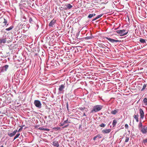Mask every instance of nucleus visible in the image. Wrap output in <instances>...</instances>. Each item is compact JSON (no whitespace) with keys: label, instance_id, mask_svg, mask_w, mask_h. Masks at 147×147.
Masks as SVG:
<instances>
[{"label":"nucleus","instance_id":"obj_12","mask_svg":"<svg viewBox=\"0 0 147 147\" xmlns=\"http://www.w3.org/2000/svg\"><path fill=\"white\" fill-rule=\"evenodd\" d=\"M101 136L100 134H98L94 137L93 139L94 140H95L96 139H99L101 138Z\"/></svg>","mask_w":147,"mask_h":147},{"label":"nucleus","instance_id":"obj_42","mask_svg":"<svg viewBox=\"0 0 147 147\" xmlns=\"http://www.w3.org/2000/svg\"><path fill=\"white\" fill-rule=\"evenodd\" d=\"M53 129H59V128H58L54 127Z\"/></svg>","mask_w":147,"mask_h":147},{"label":"nucleus","instance_id":"obj_10","mask_svg":"<svg viewBox=\"0 0 147 147\" xmlns=\"http://www.w3.org/2000/svg\"><path fill=\"white\" fill-rule=\"evenodd\" d=\"M53 143V145L55 146L58 147L59 146L58 142L55 140V139L54 140Z\"/></svg>","mask_w":147,"mask_h":147},{"label":"nucleus","instance_id":"obj_37","mask_svg":"<svg viewBox=\"0 0 147 147\" xmlns=\"http://www.w3.org/2000/svg\"><path fill=\"white\" fill-rule=\"evenodd\" d=\"M64 123H68V118L66 120H65L64 121Z\"/></svg>","mask_w":147,"mask_h":147},{"label":"nucleus","instance_id":"obj_24","mask_svg":"<svg viewBox=\"0 0 147 147\" xmlns=\"http://www.w3.org/2000/svg\"><path fill=\"white\" fill-rule=\"evenodd\" d=\"M117 121L116 120H114L113 121L112 125L113 126V127L114 126L116 125L117 123Z\"/></svg>","mask_w":147,"mask_h":147},{"label":"nucleus","instance_id":"obj_16","mask_svg":"<svg viewBox=\"0 0 147 147\" xmlns=\"http://www.w3.org/2000/svg\"><path fill=\"white\" fill-rule=\"evenodd\" d=\"M79 109L80 110L83 111H84V110H85L86 112L87 111V109H86V108L85 107H79Z\"/></svg>","mask_w":147,"mask_h":147},{"label":"nucleus","instance_id":"obj_22","mask_svg":"<svg viewBox=\"0 0 147 147\" xmlns=\"http://www.w3.org/2000/svg\"><path fill=\"white\" fill-rule=\"evenodd\" d=\"M13 28V26H11L10 27L6 28L5 30L7 31H9L12 29Z\"/></svg>","mask_w":147,"mask_h":147},{"label":"nucleus","instance_id":"obj_38","mask_svg":"<svg viewBox=\"0 0 147 147\" xmlns=\"http://www.w3.org/2000/svg\"><path fill=\"white\" fill-rule=\"evenodd\" d=\"M97 18H96H96H94L92 20V21H95V20H97Z\"/></svg>","mask_w":147,"mask_h":147},{"label":"nucleus","instance_id":"obj_15","mask_svg":"<svg viewBox=\"0 0 147 147\" xmlns=\"http://www.w3.org/2000/svg\"><path fill=\"white\" fill-rule=\"evenodd\" d=\"M118 109H115L113 111H112L111 113L112 114L115 115L118 113Z\"/></svg>","mask_w":147,"mask_h":147},{"label":"nucleus","instance_id":"obj_3","mask_svg":"<svg viewBox=\"0 0 147 147\" xmlns=\"http://www.w3.org/2000/svg\"><path fill=\"white\" fill-rule=\"evenodd\" d=\"M22 129H19L18 131L17 129H16L13 131L12 133H8V135L10 137H12L15 135L16 133L18 132H19L22 131Z\"/></svg>","mask_w":147,"mask_h":147},{"label":"nucleus","instance_id":"obj_8","mask_svg":"<svg viewBox=\"0 0 147 147\" xmlns=\"http://www.w3.org/2000/svg\"><path fill=\"white\" fill-rule=\"evenodd\" d=\"M56 23V20L54 19L52 20L49 24V26H50L53 27V26Z\"/></svg>","mask_w":147,"mask_h":147},{"label":"nucleus","instance_id":"obj_26","mask_svg":"<svg viewBox=\"0 0 147 147\" xmlns=\"http://www.w3.org/2000/svg\"><path fill=\"white\" fill-rule=\"evenodd\" d=\"M129 138L128 137H127V136L126 137L125 139V142H127L129 141Z\"/></svg>","mask_w":147,"mask_h":147},{"label":"nucleus","instance_id":"obj_23","mask_svg":"<svg viewBox=\"0 0 147 147\" xmlns=\"http://www.w3.org/2000/svg\"><path fill=\"white\" fill-rule=\"evenodd\" d=\"M20 135V133H17L16 134V135L14 137L13 140H14L16 139Z\"/></svg>","mask_w":147,"mask_h":147},{"label":"nucleus","instance_id":"obj_21","mask_svg":"<svg viewBox=\"0 0 147 147\" xmlns=\"http://www.w3.org/2000/svg\"><path fill=\"white\" fill-rule=\"evenodd\" d=\"M138 115H134V117L135 119H136L137 122L138 121Z\"/></svg>","mask_w":147,"mask_h":147},{"label":"nucleus","instance_id":"obj_35","mask_svg":"<svg viewBox=\"0 0 147 147\" xmlns=\"http://www.w3.org/2000/svg\"><path fill=\"white\" fill-rule=\"evenodd\" d=\"M40 130H43L44 131H49L50 130V129H40Z\"/></svg>","mask_w":147,"mask_h":147},{"label":"nucleus","instance_id":"obj_7","mask_svg":"<svg viewBox=\"0 0 147 147\" xmlns=\"http://www.w3.org/2000/svg\"><path fill=\"white\" fill-rule=\"evenodd\" d=\"M140 113V118L143 119L144 116V113L143 111L141 109H140L139 110Z\"/></svg>","mask_w":147,"mask_h":147},{"label":"nucleus","instance_id":"obj_28","mask_svg":"<svg viewBox=\"0 0 147 147\" xmlns=\"http://www.w3.org/2000/svg\"><path fill=\"white\" fill-rule=\"evenodd\" d=\"M146 85L145 84H144L143 86V88H142V89H141V90H144L146 88Z\"/></svg>","mask_w":147,"mask_h":147},{"label":"nucleus","instance_id":"obj_46","mask_svg":"<svg viewBox=\"0 0 147 147\" xmlns=\"http://www.w3.org/2000/svg\"><path fill=\"white\" fill-rule=\"evenodd\" d=\"M38 129H40V127Z\"/></svg>","mask_w":147,"mask_h":147},{"label":"nucleus","instance_id":"obj_9","mask_svg":"<svg viewBox=\"0 0 147 147\" xmlns=\"http://www.w3.org/2000/svg\"><path fill=\"white\" fill-rule=\"evenodd\" d=\"M3 20L4 21L2 23V26H4L6 25L8 26V24L7 23V20L4 18Z\"/></svg>","mask_w":147,"mask_h":147},{"label":"nucleus","instance_id":"obj_34","mask_svg":"<svg viewBox=\"0 0 147 147\" xmlns=\"http://www.w3.org/2000/svg\"><path fill=\"white\" fill-rule=\"evenodd\" d=\"M33 21L32 19L31 18H30L29 20V22L31 23Z\"/></svg>","mask_w":147,"mask_h":147},{"label":"nucleus","instance_id":"obj_29","mask_svg":"<svg viewBox=\"0 0 147 147\" xmlns=\"http://www.w3.org/2000/svg\"><path fill=\"white\" fill-rule=\"evenodd\" d=\"M93 16H92V14H89L88 16V18H91Z\"/></svg>","mask_w":147,"mask_h":147},{"label":"nucleus","instance_id":"obj_6","mask_svg":"<svg viewBox=\"0 0 147 147\" xmlns=\"http://www.w3.org/2000/svg\"><path fill=\"white\" fill-rule=\"evenodd\" d=\"M105 38L107 39L109 41L113 43L115 42H121V41L119 40H116L113 39H112L110 38H109L108 37H105Z\"/></svg>","mask_w":147,"mask_h":147},{"label":"nucleus","instance_id":"obj_5","mask_svg":"<svg viewBox=\"0 0 147 147\" xmlns=\"http://www.w3.org/2000/svg\"><path fill=\"white\" fill-rule=\"evenodd\" d=\"M73 7L72 5L69 3L65 4L63 8L65 10H69L71 9Z\"/></svg>","mask_w":147,"mask_h":147},{"label":"nucleus","instance_id":"obj_31","mask_svg":"<svg viewBox=\"0 0 147 147\" xmlns=\"http://www.w3.org/2000/svg\"><path fill=\"white\" fill-rule=\"evenodd\" d=\"M102 15V14H100V15H98L97 17H96L98 19L99 18H100V17H101Z\"/></svg>","mask_w":147,"mask_h":147},{"label":"nucleus","instance_id":"obj_18","mask_svg":"<svg viewBox=\"0 0 147 147\" xmlns=\"http://www.w3.org/2000/svg\"><path fill=\"white\" fill-rule=\"evenodd\" d=\"M143 102L144 103V104L146 105H147V98H144L143 100Z\"/></svg>","mask_w":147,"mask_h":147},{"label":"nucleus","instance_id":"obj_44","mask_svg":"<svg viewBox=\"0 0 147 147\" xmlns=\"http://www.w3.org/2000/svg\"><path fill=\"white\" fill-rule=\"evenodd\" d=\"M0 147H4V146L3 145H1L0 146Z\"/></svg>","mask_w":147,"mask_h":147},{"label":"nucleus","instance_id":"obj_39","mask_svg":"<svg viewBox=\"0 0 147 147\" xmlns=\"http://www.w3.org/2000/svg\"><path fill=\"white\" fill-rule=\"evenodd\" d=\"M93 16H94L96 15V14L95 13L92 14Z\"/></svg>","mask_w":147,"mask_h":147},{"label":"nucleus","instance_id":"obj_33","mask_svg":"<svg viewBox=\"0 0 147 147\" xmlns=\"http://www.w3.org/2000/svg\"><path fill=\"white\" fill-rule=\"evenodd\" d=\"M85 38L87 39H90L92 38V37L91 36H87Z\"/></svg>","mask_w":147,"mask_h":147},{"label":"nucleus","instance_id":"obj_2","mask_svg":"<svg viewBox=\"0 0 147 147\" xmlns=\"http://www.w3.org/2000/svg\"><path fill=\"white\" fill-rule=\"evenodd\" d=\"M126 30H118L117 31V32L118 34H121V35L124 36L127 34L128 32V31L125 32Z\"/></svg>","mask_w":147,"mask_h":147},{"label":"nucleus","instance_id":"obj_32","mask_svg":"<svg viewBox=\"0 0 147 147\" xmlns=\"http://www.w3.org/2000/svg\"><path fill=\"white\" fill-rule=\"evenodd\" d=\"M79 32H79L78 33H77V34H76V38H77V39H79V38H78V36L79 35Z\"/></svg>","mask_w":147,"mask_h":147},{"label":"nucleus","instance_id":"obj_30","mask_svg":"<svg viewBox=\"0 0 147 147\" xmlns=\"http://www.w3.org/2000/svg\"><path fill=\"white\" fill-rule=\"evenodd\" d=\"M8 67L9 65H6L4 66V67L5 68V70H6L8 68Z\"/></svg>","mask_w":147,"mask_h":147},{"label":"nucleus","instance_id":"obj_27","mask_svg":"<svg viewBox=\"0 0 147 147\" xmlns=\"http://www.w3.org/2000/svg\"><path fill=\"white\" fill-rule=\"evenodd\" d=\"M105 125L103 123H102L99 126L102 127H104Z\"/></svg>","mask_w":147,"mask_h":147},{"label":"nucleus","instance_id":"obj_4","mask_svg":"<svg viewBox=\"0 0 147 147\" xmlns=\"http://www.w3.org/2000/svg\"><path fill=\"white\" fill-rule=\"evenodd\" d=\"M34 104L37 107L40 108L41 107V104L40 101L38 100H35L34 101Z\"/></svg>","mask_w":147,"mask_h":147},{"label":"nucleus","instance_id":"obj_13","mask_svg":"<svg viewBox=\"0 0 147 147\" xmlns=\"http://www.w3.org/2000/svg\"><path fill=\"white\" fill-rule=\"evenodd\" d=\"M138 127L140 128L141 129H147V127L146 126H144L143 127L142 124V122L140 123L138 125Z\"/></svg>","mask_w":147,"mask_h":147},{"label":"nucleus","instance_id":"obj_11","mask_svg":"<svg viewBox=\"0 0 147 147\" xmlns=\"http://www.w3.org/2000/svg\"><path fill=\"white\" fill-rule=\"evenodd\" d=\"M65 87L64 86V85L62 84L60 85L59 88V91L60 92H61L63 90L64 88Z\"/></svg>","mask_w":147,"mask_h":147},{"label":"nucleus","instance_id":"obj_20","mask_svg":"<svg viewBox=\"0 0 147 147\" xmlns=\"http://www.w3.org/2000/svg\"><path fill=\"white\" fill-rule=\"evenodd\" d=\"M139 41L140 42L142 43H146V40L142 38H140Z\"/></svg>","mask_w":147,"mask_h":147},{"label":"nucleus","instance_id":"obj_14","mask_svg":"<svg viewBox=\"0 0 147 147\" xmlns=\"http://www.w3.org/2000/svg\"><path fill=\"white\" fill-rule=\"evenodd\" d=\"M111 129H105L103 130L102 131V132L105 134L108 133L111 131Z\"/></svg>","mask_w":147,"mask_h":147},{"label":"nucleus","instance_id":"obj_36","mask_svg":"<svg viewBox=\"0 0 147 147\" xmlns=\"http://www.w3.org/2000/svg\"><path fill=\"white\" fill-rule=\"evenodd\" d=\"M125 127L126 128H128V125L127 124H125Z\"/></svg>","mask_w":147,"mask_h":147},{"label":"nucleus","instance_id":"obj_25","mask_svg":"<svg viewBox=\"0 0 147 147\" xmlns=\"http://www.w3.org/2000/svg\"><path fill=\"white\" fill-rule=\"evenodd\" d=\"M143 142L144 144H147V138L143 140Z\"/></svg>","mask_w":147,"mask_h":147},{"label":"nucleus","instance_id":"obj_40","mask_svg":"<svg viewBox=\"0 0 147 147\" xmlns=\"http://www.w3.org/2000/svg\"><path fill=\"white\" fill-rule=\"evenodd\" d=\"M83 116H86V115L85 113H83Z\"/></svg>","mask_w":147,"mask_h":147},{"label":"nucleus","instance_id":"obj_45","mask_svg":"<svg viewBox=\"0 0 147 147\" xmlns=\"http://www.w3.org/2000/svg\"><path fill=\"white\" fill-rule=\"evenodd\" d=\"M67 109H68V105L67 104Z\"/></svg>","mask_w":147,"mask_h":147},{"label":"nucleus","instance_id":"obj_1","mask_svg":"<svg viewBox=\"0 0 147 147\" xmlns=\"http://www.w3.org/2000/svg\"><path fill=\"white\" fill-rule=\"evenodd\" d=\"M102 109V107L100 105H97L94 106L93 109L92 110L91 113H93L94 111L96 112L100 111Z\"/></svg>","mask_w":147,"mask_h":147},{"label":"nucleus","instance_id":"obj_43","mask_svg":"<svg viewBox=\"0 0 147 147\" xmlns=\"http://www.w3.org/2000/svg\"><path fill=\"white\" fill-rule=\"evenodd\" d=\"M100 47H101L103 48V45H101V46Z\"/></svg>","mask_w":147,"mask_h":147},{"label":"nucleus","instance_id":"obj_17","mask_svg":"<svg viewBox=\"0 0 147 147\" xmlns=\"http://www.w3.org/2000/svg\"><path fill=\"white\" fill-rule=\"evenodd\" d=\"M6 40L5 38L4 39H1L0 40V43H5L6 42Z\"/></svg>","mask_w":147,"mask_h":147},{"label":"nucleus","instance_id":"obj_41","mask_svg":"<svg viewBox=\"0 0 147 147\" xmlns=\"http://www.w3.org/2000/svg\"><path fill=\"white\" fill-rule=\"evenodd\" d=\"M67 125H65V126L63 127V128L66 127V126H67Z\"/></svg>","mask_w":147,"mask_h":147},{"label":"nucleus","instance_id":"obj_19","mask_svg":"<svg viewBox=\"0 0 147 147\" xmlns=\"http://www.w3.org/2000/svg\"><path fill=\"white\" fill-rule=\"evenodd\" d=\"M141 131L144 134H146L147 133V129H141Z\"/></svg>","mask_w":147,"mask_h":147}]
</instances>
